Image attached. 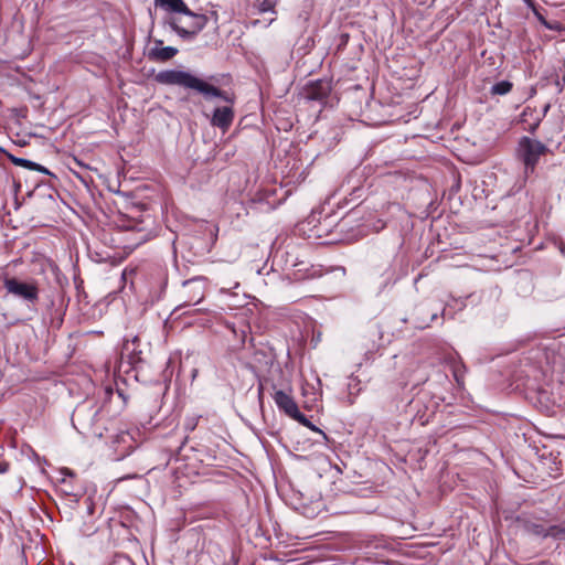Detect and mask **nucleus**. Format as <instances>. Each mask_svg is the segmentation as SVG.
Segmentation results:
<instances>
[{
	"instance_id": "obj_1",
	"label": "nucleus",
	"mask_w": 565,
	"mask_h": 565,
	"mask_svg": "<svg viewBox=\"0 0 565 565\" xmlns=\"http://www.w3.org/2000/svg\"><path fill=\"white\" fill-rule=\"evenodd\" d=\"M154 81L161 85H177L192 89L201 94L205 99L217 97L226 103L233 104L234 96L218 87L196 77L190 72L179 70H166L154 75Z\"/></svg>"
},
{
	"instance_id": "obj_2",
	"label": "nucleus",
	"mask_w": 565,
	"mask_h": 565,
	"mask_svg": "<svg viewBox=\"0 0 565 565\" xmlns=\"http://www.w3.org/2000/svg\"><path fill=\"white\" fill-rule=\"evenodd\" d=\"M515 523L529 535L541 540H558L564 526L545 519L542 513L522 512L515 518Z\"/></svg>"
},
{
	"instance_id": "obj_3",
	"label": "nucleus",
	"mask_w": 565,
	"mask_h": 565,
	"mask_svg": "<svg viewBox=\"0 0 565 565\" xmlns=\"http://www.w3.org/2000/svg\"><path fill=\"white\" fill-rule=\"evenodd\" d=\"M394 253H379L373 255L370 266V280L375 289L381 292L397 280L396 270L393 266Z\"/></svg>"
},
{
	"instance_id": "obj_4",
	"label": "nucleus",
	"mask_w": 565,
	"mask_h": 565,
	"mask_svg": "<svg viewBox=\"0 0 565 565\" xmlns=\"http://www.w3.org/2000/svg\"><path fill=\"white\" fill-rule=\"evenodd\" d=\"M99 411H102V405L93 401L78 404L72 415L74 428L82 435L103 438L102 428L92 422Z\"/></svg>"
},
{
	"instance_id": "obj_5",
	"label": "nucleus",
	"mask_w": 565,
	"mask_h": 565,
	"mask_svg": "<svg viewBox=\"0 0 565 565\" xmlns=\"http://www.w3.org/2000/svg\"><path fill=\"white\" fill-rule=\"evenodd\" d=\"M3 286L8 294H11L29 306L34 307L40 299L39 285L34 279L21 280L17 277H4Z\"/></svg>"
},
{
	"instance_id": "obj_6",
	"label": "nucleus",
	"mask_w": 565,
	"mask_h": 565,
	"mask_svg": "<svg viewBox=\"0 0 565 565\" xmlns=\"http://www.w3.org/2000/svg\"><path fill=\"white\" fill-rule=\"evenodd\" d=\"M548 148L541 141L522 137L519 141L518 156L524 164V172L527 175L533 173L541 156L545 154Z\"/></svg>"
},
{
	"instance_id": "obj_7",
	"label": "nucleus",
	"mask_w": 565,
	"mask_h": 565,
	"mask_svg": "<svg viewBox=\"0 0 565 565\" xmlns=\"http://www.w3.org/2000/svg\"><path fill=\"white\" fill-rule=\"evenodd\" d=\"M192 18L193 21L189 24V28H183L179 24V19L171 17L167 20L169 26L183 40H193L207 24L209 18L205 14L195 13L186 14Z\"/></svg>"
},
{
	"instance_id": "obj_8",
	"label": "nucleus",
	"mask_w": 565,
	"mask_h": 565,
	"mask_svg": "<svg viewBox=\"0 0 565 565\" xmlns=\"http://www.w3.org/2000/svg\"><path fill=\"white\" fill-rule=\"evenodd\" d=\"M273 388H274L273 398H274L277 407L281 412H284L286 415H288L289 417H291L292 419H295L297 422L306 420V415H303L299 411L298 405L296 404L292 396H290L282 390H277L275 385H273Z\"/></svg>"
},
{
	"instance_id": "obj_9",
	"label": "nucleus",
	"mask_w": 565,
	"mask_h": 565,
	"mask_svg": "<svg viewBox=\"0 0 565 565\" xmlns=\"http://www.w3.org/2000/svg\"><path fill=\"white\" fill-rule=\"evenodd\" d=\"M331 92V82L328 79L311 81L306 84L302 95L309 100L322 102Z\"/></svg>"
},
{
	"instance_id": "obj_10",
	"label": "nucleus",
	"mask_w": 565,
	"mask_h": 565,
	"mask_svg": "<svg viewBox=\"0 0 565 565\" xmlns=\"http://www.w3.org/2000/svg\"><path fill=\"white\" fill-rule=\"evenodd\" d=\"M554 386H542L537 390V402L542 405L545 413L553 412L555 406H561L565 399L561 392H555Z\"/></svg>"
},
{
	"instance_id": "obj_11",
	"label": "nucleus",
	"mask_w": 565,
	"mask_h": 565,
	"mask_svg": "<svg viewBox=\"0 0 565 565\" xmlns=\"http://www.w3.org/2000/svg\"><path fill=\"white\" fill-rule=\"evenodd\" d=\"M184 305H198L204 298V281L200 278L186 280L183 282Z\"/></svg>"
},
{
	"instance_id": "obj_12",
	"label": "nucleus",
	"mask_w": 565,
	"mask_h": 565,
	"mask_svg": "<svg viewBox=\"0 0 565 565\" xmlns=\"http://www.w3.org/2000/svg\"><path fill=\"white\" fill-rule=\"evenodd\" d=\"M234 119V110L230 106L216 107L211 124L222 130H227Z\"/></svg>"
},
{
	"instance_id": "obj_13",
	"label": "nucleus",
	"mask_w": 565,
	"mask_h": 565,
	"mask_svg": "<svg viewBox=\"0 0 565 565\" xmlns=\"http://www.w3.org/2000/svg\"><path fill=\"white\" fill-rule=\"evenodd\" d=\"M156 46L151 47L148 52V58L153 62H167L172 60L178 54V49L173 46L160 47L163 44L162 40L154 41Z\"/></svg>"
},
{
	"instance_id": "obj_14",
	"label": "nucleus",
	"mask_w": 565,
	"mask_h": 565,
	"mask_svg": "<svg viewBox=\"0 0 565 565\" xmlns=\"http://www.w3.org/2000/svg\"><path fill=\"white\" fill-rule=\"evenodd\" d=\"M139 338L134 337L131 341H126L124 344V351L127 352L129 358V363L136 367L139 363L143 361L141 354L142 351L139 350Z\"/></svg>"
},
{
	"instance_id": "obj_15",
	"label": "nucleus",
	"mask_w": 565,
	"mask_h": 565,
	"mask_svg": "<svg viewBox=\"0 0 565 565\" xmlns=\"http://www.w3.org/2000/svg\"><path fill=\"white\" fill-rule=\"evenodd\" d=\"M154 4L169 12L192 14V10L184 3L183 0H154Z\"/></svg>"
},
{
	"instance_id": "obj_16",
	"label": "nucleus",
	"mask_w": 565,
	"mask_h": 565,
	"mask_svg": "<svg viewBox=\"0 0 565 565\" xmlns=\"http://www.w3.org/2000/svg\"><path fill=\"white\" fill-rule=\"evenodd\" d=\"M7 158L14 166L23 167L29 170H34V171L41 172L43 174L53 175V173L49 169H46L45 167H43L34 161L29 160V159L20 158V157L13 156L11 153H7Z\"/></svg>"
},
{
	"instance_id": "obj_17",
	"label": "nucleus",
	"mask_w": 565,
	"mask_h": 565,
	"mask_svg": "<svg viewBox=\"0 0 565 565\" xmlns=\"http://www.w3.org/2000/svg\"><path fill=\"white\" fill-rule=\"evenodd\" d=\"M274 356L271 353L265 351V350H255L253 354V370L256 367L258 369H265L273 364Z\"/></svg>"
},
{
	"instance_id": "obj_18",
	"label": "nucleus",
	"mask_w": 565,
	"mask_h": 565,
	"mask_svg": "<svg viewBox=\"0 0 565 565\" xmlns=\"http://www.w3.org/2000/svg\"><path fill=\"white\" fill-rule=\"evenodd\" d=\"M513 88V83L510 81H501L492 85L490 88L491 95H507L509 94Z\"/></svg>"
},
{
	"instance_id": "obj_19",
	"label": "nucleus",
	"mask_w": 565,
	"mask_h": 565,
	"mask_svg": "<svg viewBox=\"0 0 565 565\" xmlns=\"http://www.w3.org/2000/svg\"><path fill=\"white\" fill-rule=\"evenodd\" d=\"M547 178H556V184L561 185L565 181V170L559 166H553L547 171Z\"/></svg>"
},
{
	"instance_id": "obj_20",
	"label": "nucleus",
	"mask_w": 565,
	"mask_h": 565,
	"mask_svg": "<svg viewBox=\"0 0 565 565\" xmlns=\"http://www.w3.org/2000/svg\"><path fill=\"white\" fill-rule=\"evenodd\" d=\"M92 422H93V424H95L96 426L102 428V433H103V436H104L105 433L108 429V427H107L108 419L106 418V416L104 414V406L103 405H102V411H99L97 413V416H94L92 418Z\"/></svg>"
},
{
	"instance_id": "obj_21",
	"label": "nucleus",
	"mask_w": 565,
	"mask_h": 565,
	"mask_svg": "<svg viewBox=\"0 0 565 565\" xmlns=\"http://www.w3.org/2000/svg\"><path fill=\"white\" fill-rule=\"evenodd\" d=\"M299 423H300L301 425H303V426L308 427V428H309V429H311L312 431L318 433V434L321 436V438H322V440H323L324 443L329 441V438H328V436L326 435V433H323L321 429H319V428H318L315 424H312V423H311L307 417H306V420H303V422H299Z\"/></svg>"
},
{
	"instance_id": "obj_22",
	"label": "nucleus",
	"mask_w": 565,
	"mask_h": 565,
	"mask_svg": "<svg viewBox=\"0 0 565 565\" xmlns=\"http://www.w3.org/2000/svg\"><path fill=\"white\" fill-rule=\"evenodd\" d=\"M544 28L557 32H562L565 30V28L558 21H544Z\"/></svg>"
},
{
	"instance_id": "obj_23",
	"label": "nucleus",
	"mask_w": 565,
	"mask_h": 565,
	"mask_svg": "<svg viewBox=\"0 0 565 565\" xmlns=\"http://www.w3.org/2000/svg\"><path fill=\"white\" fill-rule=\"evenodd\" d=\"M275 6H276V1L275 0H263L259 3V11L260 12L274 11Z\"/></svg>"
},
{
	"instance_id": "obj_24",
	"label": "nucleus",
	"mask_w": 565,
	"mask_h": 565,
	"mask_svg": "<svg viewBox=\"0 0 565 565\" xmlns=\"http://www.w3.org/2000/svg\"><path fill=\"white\" fill-rule=\"evenodd\" d=\"M541 121H542V117H535L533 122L530 124V126H529V129H527L529 132L534 135L536 132Z\"/></svg>"
},
{
	"instance_id": "obj_25",
	"label": "nucleus",
	"mask_w": 565,
	"mask_h": 565,
	"mask_svg": "<svg viewBox=\"0 0 565 565\" xmlns=\"http://www.w3.org/2000/svg\"><path fill=\"white\" fill-rule=\"evenodd\" d=\"M534 113H535V109H534V108L525 107V108L523 109L522 115H521V117H522V121L526 122V121H527V117H530V116L532 117Z\"/></svg>"
},
{
	"instance_id": "obj_26",
	"label": "nucleus",
	"mask_w": 565,
	"mask_h": 565,
	"mask_svg": "<svg viewBox=\"0 0 565 565\" xmlns=\"http://www.w3.org/2000/svg\"><path fill=\"white\" fill-rule=\"evenodd\" d=\"M533 13L536 17V19L540 21V23L544 26V21H547V20L542 14L541 10L539 8H533Z\"/></svg>"
},
{
	"instance_id": "obj_27",
	"label": "nucleus",
	"mask_w": 565,
	"mask_h": 565,
	"mask_svg": "<svg viewBox=\"0 0 565 565\" xmlns=\"http://www.w3.org/2000/svg\"><path fill=\"white\" fill-rule=\"evenodd\" d=\"M565 77L561 81V78L557 76L555 78V85L557 86L558 93L563 90Z\"/></svg>"
},
{
	"instance_id": "obj_28",
	"label": "nucleus",
	"mask_w": 565,
	"mask_h": 565,
	"mask_svg": "<svg viewBox=\"0 0 565 565\" xmlns=\"http://www.w3.org/2000/svg\"><path fill=\"white\" fill-rule=\"evenodd\" d=\"M551 109V103H546L542 109V118L546 116V114L548 113V110Z\"/></svg>"
},
{
	"instance_id": "obj_29",
	"label": "nucleus",
	"mask_w": 565,
	"mask_h": 565,
	"mask_svg": "<svg viewBox=\"0 0 565 565\" xmlns=\"http://www.w3.org/2000/svg\"><path fill=\"white\" fill-rule=\"evenodd\" d=\"M9 465L4 461H0V473H3L8 470Z\"/></svg>"
},
{
	"instance_id": "obj_30",
	"label": "nucleus",
	"mask_w": 565,
	"mask_h": 565,
	"mask_svg": "<svg viewBox=\"0 0 565 565\" xmlns=\"http://www.w3.org/2000/svg\"><path fill=\"white\" fill-rule=\"evenodd\" d=\"M379 334V331L376 329H371L367 331V337L369 338H374Z\"/></svg>"
},
{
	"instance_id": "obj_31",
	"label": "nucleus",
	"mask_w": 565,
	"mask_h": 565,
	"mask_svg": "<svg viewBox=\"0 0 565 565\" xmlns=\"http://www.w3.org/2000/svg\"><path fill=\"white\" fill-rule=\"evenodd\" d=\"M525 3L533 10V8H537L533 0H524Z\"/></svg>"
},
{
	"instance_id": "obj_32",
	"label": "nucleus",
	"mask_w": 565,
	"mask_h": 565,
	"mask_svg": "<svg viewBox=\"0 0 565 565\" xmlns=\"http://www.w3.org/2000/svg\"><path fill=\"white\" fill-rule=\"evenodd\" d=\"M111 394H113V388H111L110 386H107V387L105 388V395L108 397V396H110Z\"/></svg>"
},
{
	"instance_id": "obj_33",
	"label": "nucleus",
	"mask_w": 565,
	"mask_h": 565,
	"mask_svg": "<svg viewBox=\"0 0 565 565\" xmlns=\"http://www.w3.org/2000/svg\"><path fill=\"white\" fill-rule=\"evenodd\" d=\"M341 39H342L341 44H345L348 42L349 35L348 34H342Z\"/></svg>"
},
{
	"instance_id": "obj_34",
	"label": "nucleus",
	"mask_w": 565,
	"mask_h": 565,
	"mask_svg": "<svg viewBox=\"0 0 565 565\" xmlns=\"http://www.w3.org/2000/svg\"><path fill=\"white\" fill-rule=\"evenodd\" d=\"M558 541H565V526H564V529H563V531H562V533H561V535L558 537Z\"/></svg>"
},
{
	"instance_id": "obj_35",
	"label": "nucleus",
	"mask_w": 565,
	"mask_h": 565,
	"mask_svg": "<svg viewBox=\"0 0 565 565\" xmlns=\"http://www.w3.org/2000/svg\"><path fill=\"white\" fill-rule=\"evenodd\" d=\"M374 348H375V344H373V345H372V348H367V347H366V349H367V350H366V353L372 352Z\"/></svg>"
},
{
	"instance_id": "obj_36",
	"label": "nucleus",
	"mask_w": 565,
	"mask_h": 565,
	"mask_svg": "<svg viewBox=\"0 0 565 565\" xmlns=\"http://www.w3.org/2000/svg\"><path fill=\"white\" fill-rule=\"evenodd\" d=\"M556 388H557L558 391H562V390H563V386H562L561 384H557V385H556Z\"/></svg>"
},
{
	"instance_id": "obj_37",
	"label": "nucleus",
	"mask_w": 565,
	"mask_h": 565,
	"mask_svg": "<svg viewBox=\"0 0 565 565\" xmlns=\"http://www.w3.org/2000/svg\"><path fill=\"white\" fill-rule=\"evenodd\" d=\"M455 377H456V381L459 382V376H458L457 372H455Z\"/></svg>"
},
{
	"instance_id": "obj_38",
	"label": "nucleus",
	"mask_w": 565,
	"mask_h": 565,
	"mask_svg": "<svg viewBox=\"0 0 565 565\" xmlns=\"http://www.w3.org/2000/svg\"><path fill=\"white\" fill-rule=\"evenodd\" d=\"M212 15H214L215 20H217V13L215 11L212 12Z\"/></svg>"
},
{
	"instance_id": "obj_39",
	"label": "nucleus",
	"mask_w": 565,
	"mask_h": 565,
	"mask_svg": "<svg viewBox=\"0 0 565 565\" xmlns=\"http://www.w3.org/2000/svg\"><path fill=\"white\" fill-rule=\"evenodd\" d=\"M189 427H190V429H194L195 424H193V425H192V424H189Z\"/></svg>"
},
{
	"instance_id": "obj_40",
	"label": "nucleus",
	"mask_w": 565,
	"mask_h": 565,
	"mask_svg": "<svg viewBox=\"0 0 565 565\" xmlns=\"http://www.w3.org/2000/svg\"><path fill=\"white\" fill-rule=\"evenodd\" d=\"M189 427H190V429H194L195 424H193V425H192V424H189Z\"/></svg>"
},
{
	"instance_id": "obj_41",
	"label": "nucleus",
	"mask_w": 565,
	"mask_h": 565,
	"mask_svg": "<svg viewBox=\"0 0 565 565\" xmlns=\"http://www.w3.org/2000/svg\"><path fill=\"white\" fill-rule=\"evenodd\" d=\"M436 318H437V315H436V313L431 315V320H434V319H436Z\"/></svg>"
}]
</instances>
